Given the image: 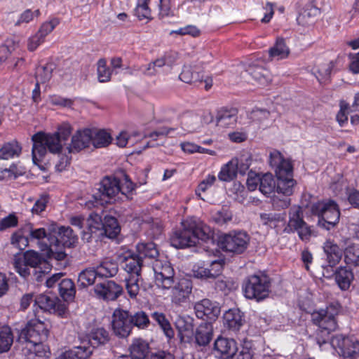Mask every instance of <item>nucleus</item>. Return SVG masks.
I'll list each match as a JSON object with an SVG mask.
<instances>
[{
  "instance_id": "obj_51",
  "label": "nucleus",
  "mask_w": 359,
  "mask_h": 359,
  "mask_svg": "<svg viewBox=\"0 0 359 359\" xmlns=\"http://www.w3.org/2000/svg\"><path fill=\"white\" fill-rule=\"evenodd\" d=\"M260 219L264 225L275 228L280 222H284L285 219V213H262Z\"/></svg>"
},
{
  "instance_id": "obj_30",
  "label": "nucleus",
  "mask_w": 359,
  "mask_h": 359,
  "mask_svg": "<svg viewBox=\"0 0 359 359\" xmlns=\"http://www.w3.org/2000/svg\"><path fill=\"white\" fill-rule=\"evenodd\" d=\"M27 229L30 241L36 240L41 251L46 252V255L48 256V248L45 249L43 245L49 243L48 241L49 231L47 232L44 228H34L32 225H29ZM48 231H49V229Z\"/></svg>"
},
{
  "instance_id": "obj_25",
  "label": "nucleus",
  "mask_w": 359,
  "mask_h": 359,
  "mask_svg": "<svg viewBox=\"0 0 359 359\" xmlns=\"http://www.w3.org/2000/svg\"><path fill=\"white\" fill-rule=\"evenodd\" d=\"M129 351L130 359H145L149 352V345L141 338H135L129 346Z\"/></svg>"
},
{
  "instance_id": "obj_36",
  "label": "nucleus",
  "mask_w": 359,
  "mask_h": 359,
  "mask_svg": "<svg viewBox=\"0 0 359 359\" xmlns=\"http://www.w3.org/2000/svg\"><path fill=\"white\" fill-rule=\"evenodd\" d=\"M14 336L11 328L0 324V353L8 351L13 343Z\"/></svg>"
},
{
  "instance_id": "obj_41",
  "label": "nucleus",
  "mask_w": 359,
  "mask_h": 359,
  "mask_svg": "<svg viewBox=\"0 0 359 359\" xmlns=\"http://www.w3.org/2000/svg\"><path fill=\"white\" fill-rule=\"evenodd\" d=\"M59 292L65 302H71L74 299L76 289L74 282L69 278H65L58 283Z\"/></svg>"
},
{
  "instance_id": "obj_12",
  "label": "nucleus",
  "mask_w": 359,
  "mask_h": 359,
  "mask_svg": "<svg viewBox=\"0 0 359 359\" xmlns=\"http://www.w3.org/2000/svg\"><path fill=\"white\" fill-rule=\"evenodd\" d=\"M156 286L163 290H169L175 283V271L167 259H157L152 262Z\"/></svg>"
},
{
  "instance_id": "obj_56",
  "label": "nucleus",
  "mask_w": 359,
  "mask_h": 359,
  "mask_svg": "<svg viewBox=\"0 0 359 359\" xmlns=\"http://www.w3.org/2000/svg\"><path fill=\"white\" fill-rule=\"evenodd\" d=\"M344 259L346 264L356 265L359 262V245H350L344 250Z\"/></svg>"
},
{
  "instance_id": "obj_34",
  "label": "nucleus",
  "mask_w": 359,
  "mask_h": 359,
  "mask_svg": "<svg viewBox=\"0 0 359 359\" xmlns=\"http://www.w3.org/2000/svg\"><path fill=\"white\" fill-rule=\"evenodd\" d=\"M320 13L318 8L311 4L306 5L297 18L299 25L307 26L313 24Z\"/></svg>"
},
{
  "instance_id": "obj_1",
  "label": "nucleus",
  "mask_w": 359,
  "mask_h": 359,
  "mask_svg": "<svg viewBox=\"0 0 359 359\" xmlns=\"http://www.w3.org/2000/svg\"><path fill=\"white\" fill-rule=\"evenodd\" d=\"M182 229L173 232L170 238L172 246L185 248L196 245L199 240L207 241L210 238V229L195 217H190L181 222Z\"/></svg>"
},
{
  "instance_id": "obj_35",
  "label": "nucleus",
  "mask_w": 359,
  "mask_h": 359,
  "mask_svg": "<svg viewBox=\"0 0 359 359\" xmlns=\"http://www.w3.org/2000/svg\"><path fill=\"white\" fill-rule=\"evenodd\" d=\"M335 281L339 288L346 290L349 288L353 279L352 271L347 267L339 268L334 273Z\"/></svg>"
},
{
  "instance_id": "obj_6",
  "label": "nucleus",
  "mask_w": 359,
  "mask_h": 359,
  "mask_svg": "<svg viewBox=\"0 0 359 359\" xmlns=\"http://www.w3.org/2000/svg\"><path fill=\"white\" fill-rule=\"evenodd\" d=\"M33 142L32 161L37 164L46 154V150L53 154L59 153L62 148V143L59 137L55 134L38 133L32 137Z\"/></svg>"
},
{
  "instance_id": "obj_5",
  "label": "nucleus",
  "mask_w": 359,
  "mask_h": 359,
  "mask_svg": "<svg viewBox=\"0 0 359 359\" xmlns=\"http://www.w3.org/2000/svg\"><path fill=\"white\" fill-rule=\"evenodd\" d=\"M88 337L90 346L86 344L75 346L61 354L58 359H87L93 353L91 346L104 345L109 341V332L102 327L92 330Z\"/></svg>"
},
{
  "instance_id": "obj_23",
  "label": "nucleus",
  "mask_w": 359,
  "mask_h": 359,
  "mask_svg": "<svg viewBox=\"0 0 359 359\" xmlns=\"http://www.w3.org/2000/svg\"><path fill=\"white\" fill-rule=\"evenodd\" d=\"M31 268L33 269V273L36 274V279L39 281L44 276L45 272L42 271L41 265H46L43 262L40 255L33 250L27 251L22 258Z\"/></svg>"
},
{
  "instance_id": "obj_62",
  "label": "nucleus",
  "mask_w": 359,
  "mask_h": 359,
  "mask_svg": "<svg viewBox=\"0 0 359 359\" xmlns=\"http://www.w3.org/2000/svg\"><path fill=\"white\" fill-rule=\"evenodd\" d=\"M60 23L57 18H53L49 21L43 22L37 32L44 39Z\"/></svg>"
},
{
  "instance_id": "obj_11",
  "label": "nucleus",
  "mask_w": 359,
  "mask_h": 359,
  "mask_svg": "<svg viewBox=\"0 0 359 359\" xmlns=\"http://www.w3.org/2000/svg\"><path fill=\"white\" fill-rule=\"evenodd\" d=\"M338 311L332 306L320 309L312 313V320L318 326V335L320 337L327 336L337 327L335 316Z\"/></svg>"
},
{
  "instance_id": "obj_22",
  "label": "nucleus",
  "mask_w": 359,
  "mask_h": 359,
  "mask_svg": "<svg viewBox=\"0 0 359 359\" xmlns=\"http://www.w3.org/2000/svg\"><path fill=\"white\" fill-rule=\"evenodd\" d=\"M90 142V129L79 130L72 136L70 144L67 147L69 153H76L88 147Z\"/></svg>"
},
{
  "instance_id": "obj_24",
  "label": "nucleus",
  "mask_w": 359,
  "mask_h": 359,
  "mask_svg": "<svg viewBox=\"0 0 359 359\" xmlns=\"http://www.w3.org/2000/svg\"><path fill=\"white\" fill-rule=\"evenodd\" d=\"M245 74L261 85H266L271 81L269 70L257 63L249 65L245 69Z\"/></svg>"
},
{
  "instance_id": "obj_59",
  "label": "nucleus",
  "mask_w": 359,
  "mask_h": 359,
  "mask_svg": "<svg viewBox=\"0 0 359 359\" xmlns=\"http://www.w3.org/2000/svg\"><path fill=\"white\" fill-rule=\"evenodd\" d=\"M147 233L151 238H158L163 232V224L158 219H152L151 222L146 224Z\"/></svg>"
},
{
  "instance_id": "obj_28",
  "label": "nucleus",
  "mask_w": 359,
  "mask_h": 359,
  "mask_svg": "<svg viewBox=\"0 0 359 359\" xmlns=\"http://www.w3.org/2000/svg\"><path fill=\"white\" fill-rule=\"evenodd\" d=\"M87 230L83 233L82 238L89 242L97 231H102V222L101 217L95 214H91L87 220Z\"/></svg>"
},
{
  "instance_id": "obj_3",
  "label": "nucleus",
  "mask_w": 359,
  "mask_h": 359,
  "mask_svg": "<svg viewBox=\"0 0 359 359\" xmlns=\"http://www.w3.org/2000/svg\"><path fill=\"white\" fill-rule=\"evenodd\" d=\"M269 163L275 169L277 177L276 192L291 196L296 182L293 179V168L290 161L284 158L278 151L275 150L270 153Z\"/></svg>"
},
{
  "instance_id": "obj_63",
  "label": "nucleus",
  "mask_w": 359,
  "mask_h": 359,
  "mask_svg": "<svg viewBox=\"0 0 359 359\" xmlns=\"http://www.w3.org/2000/svg\"><path fill=\"white\" fill-rule=\"evenodd\" d=\"M14 266L16 272L24 278L30 275V266L21 257L15 259Z\"/></svg>"
},
{
  "instance_id": "obj_57",
  "label": "nucleus",
  "mask_w": 359,
  "mask_h": 359,
  "mask_svg": "<svg viewBox=\"0 0 359 359\" xmlns=\"http://www.w3.org/2000/svg\"><path fill=\"white\" fill-rule=\"evenodd\" d=\"M290 196L285 194H274L271 198V203L274 210H281L287 208L291 203Z\"/></svg>"
},
{
  "instance_id": "obj_4",
  "label": "nucleus",
  "mask_w": 359,
  "mask_h": 359,
  "mask_svg": "<svg viewBox=\"0 0 359 359\" xmlns=\"http://www.w3.org/2000/svg\"><path fill=\"white\" fill-rule=\"evenodd\" d=\"M118 260L123 269L129 274V277L125 280L127 292L130 298L135 299L140 291L138 283L141 278L144 261L131 250H127L120 254Z\"/></svg>"
},
{
  "instance_id": "obj_8",
  "label": "nucleus",
  "mask_w": 359,
  "mask_h": 359,
  "mask_svg": "<svg viewBox=\"0 0 359 359\" xmlns=\"http://www.w3.org/2000/svg\"><path fill=\"white\" fill-rule=\"evenodd\" d=\"M269 278L264 275H252L246 278L243 284L245 297L249 299L261 301L269 296Z\"/></svg>"
},
{
  "instance_id": "obj_18",
  "label": "nucleus",
  "mask_w": 359,
  "mask_h": 359,
  "mask_svg": "<svg viewBox=\"0 0 359 359\" xmlns=\"http://www.w3.org/2000/svg\"><path fill=\"white\" fill-rule=\"evenodd\" d=\"M96 297L104 301H114L122 293L123 288L113 280L97 283L94 287Z\"/></svg>"
},
{
  "instance_id": "obj_37",
  "label": "nucleus",
  "mask_w": 359,
  "mask_h": 359,
  "mask_svg": "<svg viewBox=\"0 0 359 359\" xmlns=\"http://www.w3.org/2000/svg\"><path fill=\"white\" fill-rule=\"evenodd\" d=\"M236 121V110H221L217 112L216 125L222 128H228L233 126Z\"/></svg>"
},
{
  "instance_id": "obj_45",
  "label": "nucleus",
  "mask_w": 359,
  "mask_h": 359,
  "mask_svg": "<svg viewBox=\"0 0 359 359\" xmlns=\"http://www.w3.org/2000/svg\"><path fill=\"white\" fill-rule=\"evenodd\" d=\"M19 46L18 41L14 38L7 39L0 45V64L8 59L10 55Z\"/></svg>"
},
{
  "instance_id": "obj_50",
  "label": "nucleus",
  "mask_w": 359,
  "mask_h": 359,
  "mask_svg": "<svg viewBox=\"0 0 359 359\" xmlns=\"http://www.w3.org/2000/svg\"><path fill=\"white\" fill-rule=\"evenodd\" d=\"M235 161H230L226 165L222 167L218 174V178L221 181L229 182L232 180L238 172L236 170V164Z\"/></svg>"
},
{
  "instance_id": "obj_21",
  "label": "nucleus",
  "mask_w": 359,
  "mask_h": 359,
  "mask_svg": "<svg viewBox=\"0 0 359 359\" xmlns=\"http://www.w3.org/2000/svg\"><path fill=\"white\" fill-rule=\"evenodd\" d=\"M238 348L234 340L218 337L214 344V351L216 355L221 359H230L236 353Z\"/></svg>"
},
{
  "instance_id": "obj_61",
  "label": "nucleus",
  "mask_w": 359,
  "mask_h": 359,
  "mask_svg": "<svg viewBox=\"0 0 359 359\" xmlns=\"http://www.w3.org/2000/svg\"><path fill=\"white\" fill-rule=\"evenodd\" d=\"M232 161L237 163L236 170L241 175L245 174L251 164V158L248 155H242L238 158L232 159Z\"/></svg>"
},
{
  "instance_id": "obj_29",
  "label": "nucleus",
  "mask_w": 359,
  "mask_h": 359,
  "mask_svg": "<svg viewBox=\"0 0 359 359\" xmlns=\"http://www.w3.org/2000/svg\"><path fill=\"white\" fill-rule=\"evenodd\" d=\"M345 344H350V337L336 335L332 337L330 341L331 346L339 355L345 358L353 357L355 351L351 348H345Z\"/></svg>"
},
{
  "instance_id": "obj_60",
  "label": "nucleus",
  "mask_w": 359,
  "mask_h": 359,
  "mask_svg": "<svg viewBox=\"0 0 359 359\" xmlns=\"http://www.w3.org/2000/svg\"><path fill=\"white\" fill-rule=\"evenodd\" d=\"M212 217L216 223L222 225L231 220L232 213L229 209L222 208L219 210L213 212Z\"/></svg>"
},
{
  "instance_id": "obj_14",
  "label": "nucleus",
  "mask_w": 359,
  "mask_h": 359,
  "mask_svg": "<svg viewBox=\"0 0 359 359\" xmlns=\"http://www.w3.org/2000/svg\"><path fill=\"white\" fill-rule=\"evenodd\" d=\"M287 232L297 231L302 241H307L312 234L311 226L303 219V212L299 206L294 205L289 211V220L285 228Z\"/></svg>"
},
{
  "instance_id": "obj_9",
  "label": "nucleus",
  "mask_w": 359,
  "mask_h": 359,
  "mask_svg": "<svg viewBox=\"0 0 359 359\" xmlns=\"http://www.w3.org/2000/svg\"><path fill=\"white\" fill-rule=\"evenodd\" d=\"M48 336L45 324L37 318L30 320L18 337L19 341L28 343L34 346H41Z\"/></svg>"
},
{
  "instance_id": "obj_47",
  "label": "nucleus",
  "mask_w": 359,
  "mask_h": 359,
  "mask_svg": "<svg viewBox=\"0 0 359 359\" xmlns=\"http://www.w3.org/2000/svg\"><path fill=\"white\" fill-rule=\"evenodd\" d=\"M97 276H99L97 269H86L79 273L78 277V283L81 287H88L95 283Z\"/></svg>"
},
{
  "instance_id": "obj_10",
  "label": "nucleus",
  "mask_w": 359,
  "mask_h": 359,
  "mask_svg": "<svg viewBox=\"0 0 359 359\" xmlns=\"http://www.w3.org/2000/svg\"><path fill=\"white\" fill-rule=\"evenodd\" d=\"M100 201H105L108 203H116L120 201V196H123V193H120V181L116 178L105 177L100 183L98 188ZM95 202H86V206L88 208L95 207L97 203L98 198L95 196Z\"/></svg>"
},
{
  "instance_id": "obj_53",
  "label": "nucleus",
  "mask_w": 359,
  "mask_h": 359,
  "mask_svg": "<svg viewBox=\"0 0 359 359\" xmlns=\"http://www.w3.org/2000/svg\"><path fill=\"white\" fill-rule=\"evenodd\" d=\"M333 67L334 63L332 61L321 64L317 67L315 75L320 83L325 82L329 79Z\"/></svg>"
},
{
  "instance_id": "obj_54",
  "label": "nucleus",
  "mask_w": 359,
  "mask_h": 359,
  "mask_svg": "<svg viewBox=\"0 0 359 359\" xmlns=\"http://www.w3.org/2000/svg\"><path fill=\"white\" fill-rule=\"evenodd\" d=\"M149 0H140L139 1L135 9V15L140 20L151 19V10L149 8Z\"/></svg>"
},
{
  "instance_id": "obj_26",
  "label": "nucleus",
  "mask_w": 359,
  "mask_h": 359,
  "mask_svg": "<svg viewBox=\"0 0 359 359\" xmlns=\"http://www.w3.org/2000/svg\"><path fill=\"white\" fill-rule=\"evenodd\" d=\"M175 327L182 339H190L194 335V318L188 315L179 316L175 320Z\"/></svg>"
},
{
  "instance_id": "obj_58",
  "label": "nucleus",
  "mask_w": 359,
  "mask_h": 359,
  "mask_svg": "<svg viewBox=\"0 0 359 359\" xmlns=\"http://www.w3.org/2000/svg\"><path fill=\"white\" fill-rule=\"evenodd\" d=\"M181 81L184 83H191L201 81L203 76L198 72H194L189 66H184L181 74L179 76Z\"/></svg>"
},
{
  "instance_id": "obj_2",
  "label": "nucleus",
  "mask_w": 359,
  "mask_h": 359,
  "mask_svg": "<svg viewBox=\"0 0 359 359\" xmlns=\"http://www.w3.org/2000/svg\"><path fill=\"white\" fill-rule=\"evenodd\" d=\"M77 240V236L69 226H58L56 224H52L49 226V243L44 244L43 247L48 248L49 258L60 261L66 257L64 248H71Z\"/></svg>"
},
{
  "instance_id": "obj_40",
  "label": "nucleus",
  "mask_w": 359,
  "mask_h": 359,
  "mask_svg": "<svg viewBox=\"0 0 359 359\" xmlns=\"http://www.w3.org/2000/svg\"><path fill=\"white\" fill-rule=\"evenodd\" d=\"M98 271L99 277H112L115 276L118 271V265L116 262L110 258H107L102 261L96 268Z\"/></svg>"
},
{
  "instance_id": "obj_49",
  "label": "nucleus",
  "mask_w": 359,
  "mask_h": 359,
  "mask_svg": "<svg viewBox=\"0 0 359 359\" xmlns=\"http://www.w3.org/2000/svg\"><path fill=\"white\" fill-rule=\"evenodd\" d=\"M102 231L109 238L116 237L120 232V227L116 219L114 217H105L102 222Z\"/></svg>"
},
{
  "instance_id": "obj_16",
  "label": "nucleus",
  "mask_w": 359,
  "mask_h": 359,
  "mask_svg": "<svg viewBox=\"0 0 359 359\" xmlns=\"http://www.w3.org/2000/svg\"><path fill=\"white\" fill-rule=\"evenodd\" d=\"M34 302L41 309L60 317L65 316L67 313V305L53 294H40L35 297Z\"/></svg>"
},
{
  "instance_id": "obj_15",
  "label": "nucleus",
  "mask_w": 359,
  "mask_h": 359,
  "mask_svg": "<svg viewBox=\"0 0 359 359\" xmlns=\"http://www.w3.org/2000/svg\"><path fill=\"white\" fill-rule=\"evenodd\" d=\"M111 327L116 336L120 338L128 337L133 330L129 312L116 309L112 314Z\"/></svg>"
},
{
  "instance_id": "obj_48",
  "label": "nucleus",
  "mask_w": 359,
  "mask_h": 359,
  "mask_svg": "<svg viewBox=\"0 0 359 359\" xmlns=\"http://www.w3.org/2000/svg\"><path fill=\"white\" fill-rule=\"evenodd\" d=\"M132 323V328L137 327L140 330L147 329L150 324V320L148 315L142 311L135 312L133 315H130Z\"/></svg>"
},
{
  "instance_id": "obj_33",
  "label": "nucleus",
  "mask_w": 359,
  "mask_h": 359,
  "mask_svg": "<svg viewBox=\"0 0 359 359\" xmlns=\"http://www.w3.org/2000/svg\"><path fill=\"white\" fill-rule=\"evenodd\" d=\"M111 137L104 130L90 129V142L95 148L107 147L111 142Z\"/></svg>"
},
{
  "instance_id": "obj_27",
  "label": "nucleus",
  "mask_w": 359,
  "mask_h": 359,
  "mask_svg": "<svg viewBox=\"0 0 359 359\" xmlns=\"http://www.w3.org/2000/svg\"><path fill=\"white\" fill-rule=\"evenodd\" d=\"M323 250L330 266L339 263L342 257V250L334 241L327 240L324 243Z\"/></svg>"
},
{
  "instance_id": "obj_64",
  "label": "nucleus",
  "mask_w": 359,
  "mask_h": 359,
  "mask_svg": "<svg viewBox=\"0 0 359 359\" xmlns=\"http://www.w3.org/2000/svg\"><path fill=\"white\" fill-rule=\"evenodd\" d=\"M199 117L194 116L188 118H185L183 121V126L184 130L189 133H194L200 129Z\"/></svg>"
},
{
  "instance_id": "obj_20",
  "label": "nucleus",
  "mask_w": 359,
  "mask_h": 359,
  "mask_svg": "<svg viewBox=\"0 0 359 359\" xmlns=\"http://www.w3.org/2000/svg\"><path fill=\"white\" fill-rule=\"evenodd\" d=\"M194 310L198 318L210 320H215L220 313V309L216 303L208 299L196 302Z\"/></svg>"
},
{
  "instance_id": "obj_44",
  "label": "nucleus",
  "mask_w": 359,
  "mask_h": 359,
  "mask_svg": "<svg viewBox=\"0 0 359 359\" xmlns=\"http://www.w3.org/2000/svg\"><path fill=\"white\" fill-rule=\"evenodd\" d=\"M276 182L271 173H264L260 176L259 191L265 196H269L276 189Z\"/></svg>"
},
{
  "instance_id": "obj_52",
  "label": "nucleus",
  "mask_w": 359,
  "mask_h": 359,
  "mask_svg": "<svg viewBox=\"0 0 359 359\" xmlns=\"http://www.w3.org/2000/svg\"><path fill=\"white\" fill-rule=\"evenodd\" d=\"M135 189V185L131 182L128 176L125 175L123 180L120 182V193H123V196H120V201L131 199Z\"/></svg>"
},
{
  "instance_id": "obj_43",
  "label": "nucleus",
  "mask_w": 359,
  "mask_h": 359,
  "mask_svg": "<svg viewBox=\"0 0 359 359\" xmlns=\"http://www.w3.org/2000/svg\"><path fill=\"white\" fill-rule=\"evenodd\" d=\"M151 318L158 325L165 335L168 339H171L174 337V330L172 329L170 321L164 313L155 311L152 313Z\"/></svg>"
},
{
  "instance_id": "obj_39",
  "label": "nucleus",
  "mask_w": 359,
  "mask_h": 359,
  "mask_svg": "<svg viewBox=\"0 0 359 359\" xmlns=\"http://www.w3.org/2000/svg\"><path fill=\"white\" fill-rule=\"evenodd\" d=\"M224 322L229 329L238 330L243 324L242 316L238 309H229L224 314Z\"/></svg>"
},
{
  "instance_id": "obj_13",
  "label": "nucleus",
  "mask_w": 359,
  "mask_h": 359,
  "mask_svg": "<svg viewBox=\"0 0 359 359\" xmlns=\"http://www.w3.org/2000/svg\"><path fill=\"white\" fill-rule=\"evenodd\" d=\"M250 236L244 231H233L219 238V245L225 251L241 254L248 248Z\"/></svg>"
},
{
  "instance_id": "obj_32",
  "label": "nucleus",
  "mask_w": 359,
  "mask_h": 359,
  "mask_svg": "<svg viewBox=\"0 0 359 359\" xmlns=\"http://www.w3.org/2000/svg\"><path fill=\"white\" fill-rule=\"evenodd\" d=\"M212 325L210 323H203L196 329L195 339L200 346H205L212 339Z\"/></svg>"
},
{
  "instance_id": "obj_42",
  "label": "nucleus",
  "mask_w": 359,
  "mask_h": 359,
  "mask_svg": "<svg viewBox=\"0 0 359 359\" xmlns=\"http://www.w3.org/2000/svg\"><path fill=\"white\" fill-rule=\"evenodd\" d=\"M21 151V146L15 140L5 143L0 148V158L6 160L18 157L20 156Z\"/></svg>"
},
{
  "instance_id": "obj_31",
  "label": "nucleus",
  "mask_w": 359,
  "mask_h": 359,
  "mask_svg": "<svg viewBox=\"0 0 359 359\" xmlns=\"http://www.w3.org/2000/svg\"><path fill=\"white\" fill-rule=\"evenodd\" d=\"M290 50L283 38H278L274 46L269 50V57L271 60H283L287 58Z\"/></svg>"
},
{
  "instance_id": "obj_17",
  "label": "nucleus",
  "mask_w": 359,
  "mask_h": 359,
  "mask_svg": "<svg viewBox=\"0 0 359 359\" xmlns=\"http://www.w3.org/2000/svg\"><path fill=\"white\" fill-rule=\"evenodd\" d=\"M224 265V259H217L210 262H201L193 266L194 277L201 279H215L221 275Z\"/></svg>"
},
{
  "instance_id": "obj_38",
  "label": "nucleus",
  "mask_w": 359,
  "mask_h": 359,
  "mask_svg": "<svg viewBox=\"0 0 359 359\" xmlns=\"http://www.w3.org/2000/svg\"><path fill=\"white\" fill-rule=\"evenodd\" d=\"M136 250L137 255L142 260L146 258L157 259L156 257L158 256L156 245L152 242L138 243Z\"/></svg>"
},
{
  "instance_id": "obj_19",
  "label": "nucleus",
  "mask_w": 359,
  "mask_h": 359,
  "mask_svg": "<svg viewBox=\"0 0 359 359\" xmlns=\"http://www.w3.org/2000/svg\"><path fill=\"white\" fill-rule=\"evenodd\" d=\"M171 288L172 302L177 305H182L189 299L192 290V283L187 278H182Z\"/></svg>"
},
{
  "instance_id": "obj_55",
  "label": "nucleus",
  "mask_w": 359,
  "mask_h": 359,
  "mask_svg": "<svg viewBox=\"0 0 359 359\" xmlns=\"http://www.w3.org/2000/svg\"><path fill=\"white\" fill-rule=\"evenodd\" d=\"M97 78L100 82L105 83L110 81L112 72L107 66V61L105 59H100L97 62Z\"/></svg>"
},
{
  "instance_id": "obj_7",
  "label": "nucleus",
  "mask_w": 359,
  "mask_h": 359,
  "mask_svg": "<svg viewBox=\"0 0 359 359\" xmlns=\"http://www.w3.org/2000/svg\"><path fill=\"white\" fill-rule=\"evenodd\" d=\"M313 215L319 217L318 224L330 230L339 220L340 212L337 204L332 200L318 201L311 205Z\"/></svg>"
},
{
  "instance_id": "obj_46",
  "label": "nucleus",
  "mask_w": 359,
  "mask_h": 359,
  "mask_svg": "<svg viewBox=\"0 0 359 359\" xmlns=\"http://www.w3.org/2000/svg\"><path fill=\"white\" fill-rule=\"evenodd\" d=\"M55 68V65L52 62L39 66L35 73L36 81L42 83L48 81L52 77V73Z\"/></svg>"
}]
</instances>
